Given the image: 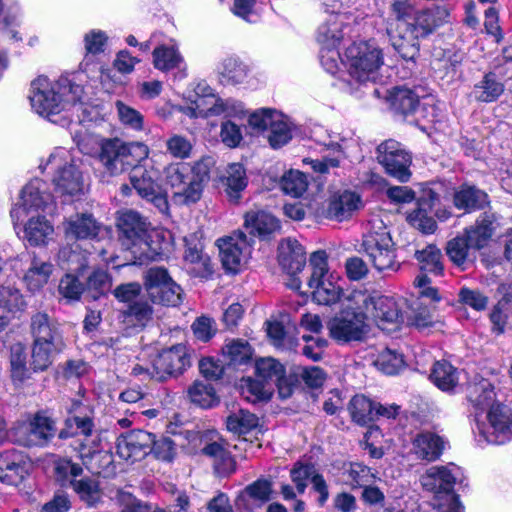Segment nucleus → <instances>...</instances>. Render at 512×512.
Masks as SVG:
<instances>
[{
	"label": "nucleus",
	"instance_id": "f257e3e1",
	"mask_svg": "<svg viewBox=\"0 0 512 512\" xmlns=\"http://www.w3.org/2000/svg\"><path fill=\"white\" fill-rule=\"evenodd\" d=\"M83 94V87L68 78L52 82L40 76L31 83L29 99L37 114L57 122L55 116L63 113L68 118L81 109Z\"/></svg>",
	"mask_w": 512,
	"mask_h": 512
},
{
	"label": "nucleus",
	"instance_id": "f03ea898",
	"mask_svg": "<svg viewBox=\"0 0 512 512\" xmlns=\"http://www.w3.org/2000/svg\"><path fill=\"white\" fill-rule=\"evenodd\" d=\"M30 331L33 337L30 367L34 372H42L64 350L65 342L58 323L45 312L31 316Z\"/></svg>",
	"mask_w": 512,
	"mask_h": 512
},
{
	"label": "nucleus",
	"instance_id": "7ed1b4c3",
	"mask_svg": "<svg viewBox=\"0 0 512 512\" xmlns=\"http://www.w3.org/2000/svg\"><path fill=\"white\" fill-rule=\"evenodd\" d=\"M361 247L367 261L377 271L395 272L399 269L395 243L381 218L375 216L369 220Z\"/></svg>",
	"mask_w": 512,
	"mask_h": 512
},
{
	"label": "nucleus",
	"instance_id": "20e7f679",
	"mask_svg": "<svg viewBox=\"0 0 512 512\" xmlns=\"http://www.w3.org/2000/svg\"><path fill=\"white\" fill-rule=\"evenodd\" d=\"M146 218L134 210L122 212L118 218L119 240L124 249L131 252L135 262L143 264L156 255L149 242Z\"/></svg>",
	"mask_w": 512,
	"mask_h": 512
},
{
	"label": "nucleus",
	"instance_id": "39448f33",
	"mask_svg": "<svg viewBox=\"0 0 512 512\" xmlns=\"http://www.w3.org/2000/svg\"><path fill=\"white\" fill-rule=\"evenodd\" d=\"M148 147L143 143H125L118 138L103 139L97 159L104 172L117 176L132 168L141 158L148 156Z\"/></svg>",
	"mask_w": 512,
	"mask_h": 512
},
{
	"label": "nucleus",
	"instance_id": "423d86ee",
	"mask_svg": "<svg viewBox=\"0 0 512 512\" xmlns=\"http://www.w3.org/2000/svg\"><path fill=\"white\" fill-rule=\"evenodd\" d=\"M39 168L51 174L55 190L61 195L73 196L83 191L82 173L67 150L55 149Z\"/></svg>",
	"mask_w": 512,
	"mask_h": 512
},
{
	"label": "nucleus",
	"instance_id": "0eeeda50",
	"mask_svg": "<svg viewBox=\"0 0 512 512\" xmlns=\"http://www.w3.org/2000/svg\"><path fill=\"white\" fill-rule=\"evenodd\" d=\"M460 474V468L450 464L448 466H432L421 476L422 487L433 492L439 500L443 498L445 501L437 504L438 512H462L463 507L458 496L453 493L454 485Z\"/></svg>",
	"mask_w": 512,
	"mask_h": 512
},
{
	"label": "nucleus",
	"instance_id": "6e6552de",
	"mask_svg": "<svg viewBox=\"0 0 512 512\" xmlns=\"http://www.w3.org/2000/svg\"><path fill=\"white\" fill-rule=\"evenodd\" d=\"M312 273L308 280L313 300L319 305L331 306L336 304L343 295V289L337 283L335 276L328 271L327 254L316 251L310 256Z\"/></svg>",
	"mask_w": 512,
	"mask_h": 512
},
{
	"label": "nucleus",
	"instance_id": "1a4fd4ad",
	"mask_svg": "<svg viewBox=\"0 0 512 512\" xmlns=\"http://www.w3.org/2000/svg\"><path fill=\"white\" fill-rule=\"evenodd\" d=\"M383 64L382 52L368 42L350 45L345 52V65L352 79L359 83L374 82Z\"/></svg>",
	"mask_w": 512,
	"mask_h": 512
},
{
	"label": "nucleus",
	"instance_id": "9d476101",
	"mask_svg": "<svg viewBox=\"0 0 512 512\" xmlns=\"http://www.w3.org/2000/svg\"><path fill=\"white\" fill-rule=\"evenodd\" d=\"M327 324L330 337L338 344L363 342L368 337L370 326L364 309H357L353 301Z\"/></svg>",
	"mask_w": 512,
	"mask_h": 512
},
{
	"label": "nucleus",
	"instance_id": "9b49d317",
	"mask_svg": "<svg viewBox=\"0 0 512 512\" xmlns=\"http://www.w3.org/2000/svg\"><path fill=\"white\" fill-rule=\"evenodd\" d=\"M55 474L64 485L69 483L78 497L89 506H93L101 500L102 490L95 477H83L77 479L83 473L80 464L74 463L69 458H59L54 465Z\"/></svg>",
	"mask_w": 512,
	"mask_h": 512
},
{
	"label": "nucleus",
	"instance_id": "f8f14e48",
	"mask_svg": "<svg viewBox=\"0 0 512 512\" xmlns=\"http://www.w3.org/2000/svg\"><path fill=\"white\" fill-rule=\"evenodd\" d=\"M131 169L129 179L132 188L142 199L152 203L160 213L166 214L169 204L166 194L157 183L159 170L152 163L139 166L135 164Z\"/></svg>",
	"mask_w": 512,
	"mask_h": 512
},
{
	"label": "nucleus",
	"instance_id": "ddd939ff",
	"mask_svg": "<svg viewBox=\"0 0 512 512\" xmlns=\"http://www.w3.org/2000/svg\"><path fill=\"white\" fill-rule=\"evenodd\" d=\"M326 18L319 25L316 40L319 45L326 47L340 46L349 30L351 15L343 11L339 0H325L323 3Z\"/></svg>",
	"mask_w": 512,
	"mask_h": 512
},
{
	"label": "nucleus",
	"instance_id": "4468645a",
	"mask_svg": "<svg viewBox=\"0 0 512 512\" xmlns=\"http://www.w3.org/2000/svg\"><path fill=\"white\" fill-rule=\"evenodd\" d=\"M145 288L153 303L177 306L182 301V289L162 267H152L146 272Z\"/></svg>",
	"mask_w": 512,
	"mask_h": 512
},
{
	"label": "nucleus",
	"instance_id": "2eb2a0df",
	"mask_svg": "<svg viewBox=\"0 0 512 512\" xmlns=\"http://www.w3.org/2000/svg\"><path fill=\"white\" fill-rule=\"evenodd\" d=\"M487 424L477 425L479 434L490 444H504L512 439V412L502 403H496L487 411Z\"/></svg>",
	"mask_w": 512,
	"mask_h": 512
},
{
	"label": "nucleus",
	"instance_id": "dca6fc26",
	"mask_svg": "<svg viewBox=\"0 0 512 512\" xmlns=\"http://www.w3.org/2000/svg\"><path fill=\"white\" fill-rule=\"evenodd\" d=\"M347 300L353 301L357 309H364L366 315L370 314L378 321L399 323L402 320L400 308L393 298L372 297L366 292L353 291Z\"/></svg>",
	"mask_w": 512,
	"mask_h": 512
},
{
	"label": "nucleus",
	"instance_id": "f3484780",
	"mask_svg": "<svg viewBox=\"0 0 512 512\" xmlns=\"http://www.w3.org/2000/svg\"><path fill=\"white\" fill-rule=\"evenodd\" d=\"M378 162L384 167L387 174L400 182H407L411 177V156L395 140H387L377 148Z\"/></svg>",
	"mask_w": 512,
	"mask_h": 512
},
{
	"label": "nucleus",
	"instance_id": "a211bd4d",
	"mask_svg": "<svg viewBox=\"0 0 512 512\" xmlns=\"http://www.w3.org/2000/svg\"><path fill=\"white\" fill-rule=\"evenodd\" d=\"M190 366V357L183 344L162 350L152 362V378L164 381L182 374Z\"/></svg>",
	"mask_w": 512,
	"mask_h": 512
},
{
	"label": "nucleus",
	"instance_id": "6ab92c4d",
	"mask_svg": "<svg viewBox=\"0 0 512 512\" xmlns=\"http://www.w3.org/2000/svg\"><path fill=\"white\" fill-rule=\"evenodd\" d=\"M218 242L223 267L229 272H238L247 263L251 254L247 236L239 232Z\"/></svg>",
	"mask_w": 512,
	"mask_h": 512
},
{
	"label": "nucleus",
	"instance_id": "aec40b11",
	"mask_svg": "<svg viewBox=\"0 0 512 512\" xmlns=\"http://www.w3.org/2000/svg\"><path fill=\"white\" fill-rule=\"evenodd\" d=\"M75 449L83 465L93 474L110 477L115 473L113 455L100 447L99 437L93 438L91 444L81 442Z\"/></svg>",
	"mask_w": 512,
	"mask_h": 512
},
{
	"label": "nucleus",
	"instance_id": "412c9836",
	"mask_svg": "<svg viewBox=\"0 0 512 512\" xmlns=\"http://www.w3.org/2000/svg\"><path fill=\"white\" fill-rule=\"evenodd\" d=\"M153 434L144 430H132L118 437L116 452L125 461L135 462L150 453Z\"/></svg>",
	"mask_w": 512,
	"mask_h": 512
},
{
	"label": "nucleus",
	"instance_id": "4be33fe9",
	"mask_svg": "<svg viewBox=\"0 0 512 512\" xmlns=\"http://www.w3.org/2000/svg\"><path fill=\"white\" fill-rule=\"evenodd\" d=\"M56 434V423L46 412L39 411L23 429L20 441L27 447H44Z\"/></svg>",
	"mask_w": 512,
	"mask_h": 512
},
{
	"label": "nucleus",
	"instance_id": "5701e85b",
	"mask_svg": "<svg viewBox=\"0 0 512 512\" xmlns=\"http://www.w3.org/2000/svg\"><path fill=\"white\" fill-rule=\"evenodd\" d=\"M439 202V196L431 188H424L417 200V207L408 216V222L425 234L433 233L437 224L433 218V210Z\"/></svg>",
	"mask_w": 512,
	"mask_h": 512
},
{
	"label": "nucleus",
	"instance_id": "b1692460",
	"mask_svg": "<svg viewBox=\"0 0 512 512\" xmlns=\"http://www.w3.org/2000/svg\"><path fill=\"white\" fill-rule=\"evenodd\" d=\"M255 373L257 378L266 383L269 387L272 385L278 388L281 398L285 399L291 396L293 386L285 376L284 366L274 358H261L255 363Z\"/></svg>",
	"mask_w": 512,
	"mask_h": 512
},
{
	"label": "nucleus",
	"instance_id": "393cba45",
	"mask_svg": "<svg viewBox=\"0 0 512 512\" xmlns=\"http://www.w3.org/2000/svg\"><path fill=\"white\" fill-rule=\"evenodd\" d=\"M363 207L361 196L350 190L339 191L333 194L323 208V215L338 222L350 219Z\"/></svg>",
	"mask_w": 512,
	"mask_h": 512
},
{
	"label": "nucleus",
	"instance_id": "a878e982",
	"mask_svg": "<svg viewBox=\"0 0 512 512\" xmlns=\"http://www.w3.org/2000/svg\"><path fill=\"white\" fill-rule=\"evenodd\" d=\"M20 206L26 213L33 211L51 213L54 210V199L52 194L47 191L46 183L35 178L23 187Z\"/></svg>",
	"mask_w": 512,
	"mask_h": 512
},
{
	"label": "nucleus",
	"instance_id": "bb28decb",
	"mask_svg": "<svg viewBox=\"0 0 512 512\" xmlns=\"http://www.w3.org/2000/svg\"><path fill=\"white\" fill-rule=\"evenodd\" d=\"M271 494L272 482L265 478H259L238 493L235 505L241 511L255 512L270 500Z\"/></svg>",
	"mask_w": 512,
	"mask_h": 512
},
{
	"label": "nucleus",
	"instance_id": "cd10ccee",
	"mask_svg": "<svg viewBox=\"0 0 512 512\" xmlns=\"http://www.w3.org/2000/svg\"><path fill=\"white\" fill-rule=\"evenodd\" d=\"M62 229L67 240H93L101 224L90 213H76L64 219Z\"/></svg>",
	"mask_w": 512,
	"mask_h": 512
},
{
	"label": "nucleus",
	"instance_id": "c85d7f7f",
	"mask_svg": "<svg viewBox=\"0 0 512 512\" xmlns=\"http://www.w3.org/2000/svg\"><path fill=\"white\" fill-rule=\"evenodd\" d=\"M30 464L17 450L0 453V481L8 485H18L28 474Z\"/></svg>",
	"mask_w": 512,
	"mask_h": 512
},
{
	"label": "nucleus",
	"instance_id": "c756f323",
	"mask_svg": "<svg viewBox=\"0 0 512 512\" xmlns=\"http://www.w3.org/2000/svg\"><path fill=\"white\" fill-rule=\"evenodd\" d=\"M449 11L444 6H434L416 13L413 22L408 23L416 37L425 38L448 21Z\"/></svg>",
	"mask_w": 512,
	"mask_h": 512
},
{
	"label": "nucleus",
	"instance_id": "7c9ffc66",
	"mask_svg": "<svg viewBox=\"0 0 512 512\" xmlns=\"http://www.w3.org/2000/svg\"><path fill=\"white\" fill-rule=\"evenodd\" d=\"M389 41L395 51L406 61H414L419 55V37H416L408 23H400L395 29L387 30Z\"/></svg>",
	"mask_w": 512,
	"mask_h": 512
},
{
	"label": "nucleus",
	"instance_id": "2f4dec72",
	"mask_svg": "<svg viewBox=\"0 0 512 512\" xmlns=\"http://www.w3.org/2000/svg\"><path fill=\"white\" fill-rule=\"evenodd\" d=\"M278 260L287 273L295 275L306 264V252L296 239L287 238L282 240L278 246Z\"/></svg>",
	"mask_w": 512,
	"mask_h": 512
},
{
	"label": "nucleus",
	"instance_id": "473e14b6",
	"mask_svg": "<svg viewBox=\"0 0 512 512\" xmlns=\"http://www.w3.org/2000/svg\"><path fill=\"white\" fill-rule=\"evenodd\" d=\"M191 168L187 163H172L164 169V181L175 190L174 199L179 204H191L186 199V189L191 179Z\"/></svg>",
	"mask_w": 512,
	"mask_h": 512
},
{
	"label": "nucleus",
	"instance_id": "72a5a7b5",
	"mask_svg": "<svg viewBox=\"0 0 512 512\" xmlns=\"http://www.w3.org/2000/svg\"><path fill=\"white\" fill-rule=\"evenodd\" d=\"M244 227L251 235L266 237L278 231L280 224L271 213L253 208L244 215Z\"/></svg>",
	"mask_w": 512,
	"mask_h": 512
},
{
	"label": "nucleus",
	"instance_id": "f704fd0d",
	"mask_svg": "<svg viewBox=\"0 0 512 512\" xmlns=\"http://www.w3.org/2000/svg\"><path fill=\"white\" fill-rule=\"evenodd\" d=\"M215 165V161L211 157H204L196 161L191 168V179L189 187L186 189V199L190 202L200 200L204 185L210 179V173Z\"/></svg>",
	"mask_w": 512,
	"mask_h": 512
},
{
	"label": "nucleus",
	"instance_id": "c9c22d12",
	"mask_svg": "<svg viewBox=\"0 0 512 512\" xmlns=\"http://www.w3.org/2000/svg\"><path fill=\"white\" fill-rule=\"evenodd\" d=\"M445 442L442 437L432 432L416 435L412 442V451L418 459L435 461L443 453Z\"/></svg>",
	"mask_w": 512,
	"mask_h": 512
},
{
	"label": "nucleus",
	"instance_id": "e433bc0d",
	"mask_svg": "<svg viewBox=\"0 0 512 512\" xmlns=\"http://www.w3.org/2000/svg\"><path fill=\"white\" fill-rule=\"evenodd\" d=\"M53 270L54 266L51 262L34 256L23 276V282L31 292L39 291L48 283Z\"/></svg>",
	"mask_w": 512,
	"mask_h": 512
},
{
	"label": "nucleus",
	"instance_id": "4c0bfd02",
	"mask_svg": "<svg viewBox=\"0 0 512 512\" xmlns=\"http://www.w3.org/2000/svg\"><path fill=\"white\" fill-rule=\"evenodd\" d=\"M467 397L473 407L481 412L487 411L491 406L498 403L494 386L487 379L471 383L468 386Z\"/></svg>",
	"mask_w": 512,
	"mask_h": 512
},
{
	"label": "nucleus",
	"instance_id": "58836bf2",
	"mask_svg": "<svg viewBox=\"0 0 512 512\" xmlns=\"http://www.w3.org/2000/svg\"><path fill=\"white\" fill-rule=\"evenodd\" d=\"M248 180L244 167L239 163L230 164L223 178L224 191L231 203H238Z\"/></svg>",
	"mask_w": 512,
	"mask_h": 512
},
{
	"label": "nucleus",
	"instance_id": "ea45409f",
	"mask_svg": "<svg viewBox=\"0 0 512 512\" xmlns=\"http://www.w3.org/2000/svg\"><path fill=\"white\" fill-rule=\"evenodd\" d=\"M488 203V195L475 186L462 185L454 193L455 207L467 212L483 209Z\"/></svg>",
	"mask_w": 512,
	"mask_h": 512
},
{
	"label": "nucleus",
	"instance_id": "a19ab883",
	"mask_svg": "<svg viewBox=\"0 0 512 512\" xmlns=\"http://www.w3.org/2000/svg\"><path fill=\"white\" fill-rule=\"evenodd\" d=\"M475 251L477 249L471 242L464 236H456L447 242L446 254L452 263L463 270L466 268L468 263L473 262L475 259Z\"/></svg>",
	"mask_w": 512,
	"mask_h": 512
},
{
	"label": "nucleus",
	"instance_id": "79ce46f5",
	"mask_svg": "<svg viewBox=\"0 0 512 512\" xmlns=\"http://www.w3.org/2000/svg\"><path fill=\"white\" fill-rule=\"evenodd\" d=\"M53 233V225L44 216L31 217L25 224L24 237L32 246L45 245Z\"/></svg>",
	"mask_w": 512,
	"mask_h": 512
},
{
	"label": "nucleus",
	"instance_id": "37998d69",
	"mask_svg": "<svg viewBox=\"0 0 512 512\" xmlns=\"http://www.w3.org/2000/svg\"><path fill=\"white\" fill-rule=\"evenodd\" d=\"M153 65L156 69L167 72L173 69L185 70L186 64L177 48L160 45L153 51Z\"/></svg>",
	"mask_w": 512,
	"mask_h": 512
},
{
	"label": "nucleus",
	"instance_id": "c03bdc74",
	"mask_svg": "<svg viewBox=\"0 0 512 512\" xmlns=\"http://www.w3.org/2000/svg\"><path fill=\"white\" fill-rule=\"evenodd\" d=\"M387 100L396 112L403 115L414 113L419 105V96L406 87L393 88L389 92Z\"/></svg>",
	"mask_w": 512,
	"mask_h": 512
},
{
	"label": "nucleus",
	"instance_id": "a18cd8bd",
	"mask_svg": "<svg viewBox=\"0 0 512 512\" xmlns=\"http://www.w3.org/2000/svg\"><path fill=\"white\" fill-rule=\"evenodd\" d=\"M493 221V215L484 213L479 217L474 226L465 230L463 235L477 250L483 248L492 236Z\"/></svg>",
	"mask_w": 512,
	"mask_h": 512
},
{
	"label": "nucleus",
	"instance_id": "49530a36",
	"mask_svg": "<svg viewBox=\"0 0 512 512\" xmlns=\"http://www.w3.org/2000/svg\"><path fill=\"white\" fill-rule=\"evenodd\" d=\"M218 72L227 83L237 85L246 81L249 68L238 57L228 56L219 64Z\"/></svg>",
	"mask_w": 512,
	"mask_h": 512
},
{
	"label": "nucleus",
	"instance_id": "de8ad7c7",
	"mask_svg": "<svg viewBox=\"0 0 512 512\" xmlns=\"http://www.w3.org/2000/svg\"><path fill=\"white\" fill-rule=\"evenodd\" d=\"M430 378L442 391H452L459 383V371L447 361H437Z\"/></svg>",
	"mask_w": 512,
	"mask_h": 512
},
{
	"label": "nucleus",
	"instance_id": "09e8293b",
	"mask_svg": "<svg viewBox=\"0 0 512 512\" xmlns=\"http://www.w3.org/2000/svg\"><path fill=\"white\" fill-rule=\"evenodd\" d=\"M208 85L203 87V95L197 97L195 100L194 115L195 117H208L212 115H219L226 112L227 104L217 98Z\"/></svg>",
	"mask_w": 512,
	"mask_h": 512
},
{
	"label": "nucleus",
	"instance_id": "8fccbe9b",
	"mask_svg": "<svg viewBox=\"0 0 512 512\" xmlns=\"http://www.w3.org/2000/svg\"><path fill=\"white\" fill-rule=\"evenodd\" d=\"M91 413L84 415L70 416L66 420V426L71 432L62 430L59 433L60 438H67L70 435H81L84 437L82 442L91 444V440L98 435L95 434L94 423L90 416Z\"/></svg>",
	"mask_w": 512,
	"mask_h": 512
},
{
	"label": "nucleus",
	"instance_id": "3c124183",
	"mask_svg": "<svg viewBox=\"0 0 512 512\" xmlns=\"http://www.w3.org/2000/svg\"><path fill=\"white\" fill-rule=\"evenodd\" d=\"M504 92V85L497 80L496 74L489 72L483 79L474 85L473 95L477 101L493 102Z\"/></svg>",
	"mask_w": 512,
	"mask_h": 512
},
{
	"label": "nucleus",
	"instance_id": "603ef678",
	"mask_svg": "<svg viewBox=\"0 0 512 512\" xmlns=\"http://www.w3.org/2000/svg\"><path fill=\"white\" fill-rule=\"evenodd\" d=\"M187 393L190 401L201 408H212L219 403L214 387L206 381H194Z\"/></svg>",
	"mask_w": 512,
	"mask_h": 512
},
{
	"label": "nucleus",
	"instance_id": "864d4df0",
	"mask_svg": "<svg viewBox=\"0 0 512 512\" xmlns=\"http://www.w3.org/2000/svg\"><path fill=\"white\" fill-rule=\"evenodd\" d=\"M203 453L213 459L215 471L219 475H227L235 470V461L231 454L218 442H213L203 448Z\"/></svg>",
	"mask_w": 512,
	"mask_h": 512
},
{
	"label": "nucleus",
	"instance_id": "5fc2aeb1",
	"mask_svg": "<svg viewBox=\"0 0 512 512\" xmlns=\"http://www.w3.org/2000/svg\"><path fill=\"white\" fill-rule=\"evenodd\" d=\"M239 389L242 397L251 403L267 401L270 399L272 394V387H269L259 378L252 379L247 377L241 379Z\"/></svg>",
	"mask_w": 512,
	"mask_h": 512
},
{
	"label": "nucleus",
	"instance_id": "6e6d98bb",
	"mask_svg": "<svg viewBox=\"0 0 512 512\" xmlns=\"http://www.w3.org/2000/svg\"><path fill=\"white\" fill-rule=\"evenodd\" d=\"M84 285L87 296L97 300L110 291L112 279L106 270L98 268L90 273Z\"/></svg>",
	"mask_w": 512,
	"mask_h": 512
},
{
	"label": "nucleus",
	"instance_id": "4d7b16f0",
	"mask_svg": "<svg viewBox=\"0 0 512 512\" xmlns=\"http://www.w3.org/2000/svg\"><path fill=\"white\" fill-rule=\"evenodd\" d=\"M10 372L14 382L23 383L30 378V369L27 367L25 347L21 343L11 346Z\"/></svg>",
	"mask_w": 512,
	"mask_h": 512
},
{
	"label": "nucleus",
	"instance_id": "13d9d810",
	"mask_svg": "<svg viewBox=\"0 0 512 512\" xmlns=\"http://www.w3.org/2000/svg\"><path fill=\"white\" fill-rule=\"evenodd\" d=\"M415 257L419 262L421 271L432 273L436 276L442 274V253L436 246L428 245L423 250L416 251Z\"/></svg>",
	"mask_w": 512,
	"mask_h": 512
},
{
	"label": "nucleus",
	"instance_id": "bf43d9fd",
	"mask_svg": "<svg viewBox=\"0 0 512 512\" xmlns=\"http://www.w3.org/2000/svg\"><path fill=\"white\" fill-rule=\"evenodd\" d=\"M349 411L352 419L360 425H366L375 419V403L364 395H356L351 399Z\"/></svg>",
	"mask_w": 512,
	"mask_h": 512
},
{
	"label": "nucleus",
	"instance_id": "052dcab7",
	"mask_svg": "<svg viewBox=\"0 0 512 512\" xmlns=\"http://www.w3.org/2000/svg\"><path fill=\"white\" fill-rule=\"evenodd\" d=\"M276 120L269 128L268 141L273 148H280L292 138V125L282 113L274 116Z\"/></svg>",
	"mask_w": 512,
	"mask_h": 512
},
{
	"label": "nucleus",
	"instance_id": "680f3d73",
	"mask_svg": "<svg viewBox=\"0 0 512 512\" xmlns=\"http://www.w3.org/2000/svg\"><path fill=\"white\" fill-rule=\"evenodd\" d=\"M79 247V244L75 243L60 248L57 258L63 269L80 272L87 266L85 255L77 252Z\"/></svg>",
	"mask_w": 512,
	"mask_h": 512
},
{
	"label": "nucleus",
	"instance_id": "e2e57ef3",
	"mask_svg": "<svg viewBox=\"0 0 512 512\" xmlns=\"http://www.w3.org/2000/svg\"><path fill=\"white\" fill-rule=\"evenodd\" d=\"M512 316V301L508 296L501 298L492 308L489 315L492 323V331L498 335L503 334L508 323V319Z\"/></svg>",
	"mask_w": 512,
	"mask_h": 512
},
{
	"label": "nucleus",
	"instance_id": "0e129e2a",
	"mask_svg": "<svg viewBox=\"0 0 512 512\" xmlns=\"http://www.w3.org/2000/svg\"><path fill=\"white\" fill-rule=\"evenodd\" d=\"M280 185L285 194L298 198L306 192L308 180L304 173L290 170L282 176Z\"/></svg>",
	"mask_w": 512,
	"mask_h": 512
},
{
	"label": "nucleus",
	"instance_id": "69168bd1",
	"mask_svg": "<svg viewBox=\"0 0 512 512\" xmlns=\"http://www.w3.org/2000/svg\"><path fill=\"white\" fill-rule=\"evenodd\" d=\"M227 429L236 434H246L258 425V418L255 414L240 409L227 417Z\"/></svg>",
	"mask_w": 512,
	"mask_h": 512
},
{
	"label": "nucleus",
	"instance_id": "338daca9",
	"mask_svg": "<svg viewBox=\"0 0 512 512\" xmlns=\"http://www.w3.org/2000/svg\"><path fill=\"white\" fill-rule=\"evenodd\" d=\"M375 367L387 375L397 374L404 366L403 356L394 350L385 348L373 361Z\"/></svg>",
	"mask_w": 512,
	"mask_h": 512
},
{
	"label": "nucleus",
	"instance_id": "774afa93",
	"mask_svg": "<svg viewBox=\"0 0 512 512\" xmlns=\"http://www.w3.org/2000/svg\"><path fill=\"white\" fill-rule=\"evenodd\" d=\"M115 109L122 125L134 131L143 130L144 116L138 110L125 104L121 100L115 102Z\"/></svg>",
	"mask_w": 512,
	"mask_h": 512
}]
</instances>
